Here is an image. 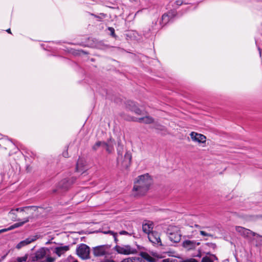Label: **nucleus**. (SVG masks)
Listing matches in <instances>:
<instances>
[{
	"mask_svg": "<svg viewBox=\"0 0 262 262\" xmlns=\"http://www.w3.org/2000/svg\"><path fill=\"white\" fill-rule=\"evenodd\" d=\"M152 183V179L148 174L141 175L138 177L135 182L133 191L135 195H144L149 190Z\"/></svg>",
	"mask_w": 262,
	"mask_h": 262,
	"instance_id": "nucleus-1",
	"label": "nucleus"
},
{
	"mask_svg": "<svg viewBox=\"0 0 262 262\" xmlns=\"http://www.w3.org/2000/svg\"><path fill=\"white\" fill-rule=\"evenodd\" d=\"M90 253V247L84 244H80L76 248V254L82 260L89 259Z\"/></svg>",
	"mask_w": 262,
	"mask_h": 262,
	"instance_id": "nucleus-2",
	"label": "nucleus"
},
{
	"mask_svg": "<svg viewBox=\"0 0 262 262\" xmlns=\"http://www.w3.org/2000/svg\"><path fill=\"white\" fill-rule=\"evenodd\" d=\"M115 143L114 140L110 138L107 142L98 141L93 146V149L97 150L99 147H102L104 148L108 153H111L114 150V146Z\"/></svg>",
	"mask_w": 262,
	"mask_h": 262,
	"instance_id": "nucleus-3",
	"label": "nucleus"
},
{
	"mask_svg": "<svg viewBox=\"0 0 262 262\" xmlns=\"http://www.w3.org/2000/svg\"><path fill=\"white\" fill-rule=\"evenodd\" d=\"M114 249L118 253L123 255L134 254L137 253V250L129 245H116Z\"/></svg>",
	"mask_w": 262,
	"mask_h": 262,
	"instance_id": "nucleus-4",
	"label": "nucleus"
},
{
	"mask_svg": "<svg viewBox=\"0 0 262 262\" xmlns=\"http://www.w3.org/2000/svg\"><path fill=\"white\" fill-rule=\"evenodd\" d=\"M118 157L117 158L118 163L120 164L124 168H127L129 166L131 160H132V155L131 153L129 151H126L124 155V157L122 156V155L120 154V151L118 150Z\"/></svg>",
	"mask_w": 262,
	"mask_h": 262,
	"instance_id": "nucleus-5",
	"label": "nucleus"
},
{
	"mask_svg": "<svg viewBox=\"0 0 262 262\" xmlns=\"http://www.w3.org/2000/svg\"><path fill=\"white\" fill-rule=\"evenodd\" d=\"M110 246L101 245L93 248V252L95 256H102L108 254Z\"/></svg>",
	"mask_w": 262,
	"mask_h": 262,
	"instance_id": "nucleus-6",
	"label": "nucleus"
},
{
	"mask_svg": "<svg viewBox=\"0 0 262 262\" xmlns=\"http://www.w3.org/2000/svg\"><path fill=\"white\" fill-rule=\"evenodd\" d=\"M235 231L244 238H249L251 236H254L256 233L251 230L242 226H236L235 227Z\"/></svg>",
	"mask_w": 262,
	"mask_h": 262,
	"instance_id": "nucleus-7",
	"label": "nucleus"
},
{
	"mask_svg": "<svg viewBox=\"0 0 262 262\" xmlns=\"http://www.w3.org/2000/svg\"><path fill=\"white\" fill-rule=\"evenodd\" d=\"M37 207L34 206L16 208V210H20L21 216H26V217H29V219L32 217L33 212L35 211Z\"/></svg>",
	"mask_w": 262,
	"mask_h": 262,
	"instance_id": "nucleus-8",
	"label": "nucleus"
},
{
	"mask_svg": "<svg viewBox=\"0 0 262 262\" xmlns=\"http://www.w3.org/2000/svg\"><path fill=\"white\" fill-rule=\"evenodd\" d=\"M149 241L154 245L162 246V242L160 238V234L156 231H152L148 235Z\"/></svg>",
	"mask_w": 262,
	"mask_h": 262,
	"instance_id": "nucleus-9",
	"label": "nucleus"
},
{
	"mask_svg": "<svg viewBox=\"0 0 262 262\" xmlns=\"http://www.w3.org/2000/svg\"><path fill=\"white\" fill-rule=\"evenodd\" d=\"M46 255V250L44 248H41L37 251L35 253L31 256L30 258L32 261H38L43 258Z\"/></svg>",
	"mask_w": 262,
	"mask_h": 262,
	"instance_id": "nucleus-10",
	"label": "nucleus"
},
{
	"mask_svg": "<svg viewBox=\"0 0 262 262\" xmlns=\"http://www.w3.org/2000/svg\"><path fill=\"white\" fill-rule=\"evenodd\" d=\"M190 136L193 141L202 143H204L206 141V136L202 134L192 132L190 133Z\"/></svg>",
	"mask_w": 262,
	"mask_h": 262,
	"instance_id": "nucleus-11",
	"label": "nucleus"
},
{
	"mask_svg": "<svg viewBox=\"0 0 262 262\" xmlns=\"http://www.w3.org/2000/svg\"><path fill=\"white\" fill-rule=\"evenodd\" d=\"M200 244V242L195 241L185 240L183 243V246L188 250L194 249Z\"/></svg>",
	"mask_w": 262,
	"mask_h": 262,
	"instance_id": "nucleus-12",
	"label": "nucleus"
},
{
	"mask_svg": "<svg viewBox=\"0 0 262 262\" xmlns=\"http://www.w3.org/2000/svg\"><path fill=\"white\" fill-rule=\"evenodd\" d=\"M38 238V237L37 235H34L32 236H30L26 239L21 241L19 242L16 246V248L17 249H20L23 247L26 246L31 243L36 241Z\"/></svg>",
	"mask_w": 262,
	"mask_h": 262,
	"instance_id": "nucleus-13",
	"label": "nucleus"
},
{
	"mask_svg": "<svg viewBox=\"0 0 262 262\" xmlns=\"http://www.w3.org/2000/svg\"><path fill=\"white\" fill-rule=\"evenodd\" d=\"M154 228V224L152 222L147 221L144 222L142 224L143 231L148 235L152 232Z\"/></svg>",
	"mask_w": 262,
	"mask_h": 262,
	"instance_id": "nucleus-14",
	"label": "nucleus"
},
{
	"mask_svg": "<svg viewBox=\"0 0 262 262\" xmlns=\"http://www.w3.org/2000/svg\"><path fill=\"white\" fill-rule=\"evenodd\" d=\"M168 234L169 235V238L171 242L174 243H178L181 240V235L180 234L177 232H170L169 229H168Z\"/></svg>",
	"mask_w": 262,
	"mask_h": 262,
	"instance_id": "nucleus-15",
	"label": "nucleus"
},
{
	"mask_svg": "<svg viewBox=\"0 0 262 262\" xmlns=\"http://www.w3.org/2000/svg\"><path fill=\"white\" fill-rule=\"evenodd\" d=\"M127 107L132 111L134 112L138 115L141 114V111L136 105L135 103L133 101H128L127 104Z\"/></svg>",
	"mask_w": 262,
	"mask_h": 262,
	"instance_id": "nucleus-16",
	"label": "nucleus"
},
{
	"mask_svg": "<svg viewBox=\"0 0 262 262\" xmlns=\"http://www.w3.org/2000/svg\"><path fill=\"white\" fill-rule=\"evenodd\" d=\"M69 250V246H64L61 247H58L56 248L55 252L59 256H61L62 254H64L66 251Z\"/></svg>",
	"mask_w": 262,
	"mask_h": 262,
	"instance_id": "nucleus-17",
	"label": "nucleus"
},
{
	"mask_svg": "<svg viewBox=\"0 0 262 262\" xmlns=\"http://www.w3.org/2000/svg\"><path fill=\"white\" fill-rule=\"evenodd\" d=\"M136 121L140 123L149 124L152 123L154 120L151 117L149 116H146L145 117L137 118L136 119Z\"/></svg>",
	"mask_w": 262,
	"mask_h": 262,
	"instance_id": "nucleus-18",
	"label": "nucleus"
},
{
	"mask_svg": "<svg viewBox=\"0 0 262 262\" xmlns=\"http://www.w3.org/2000/svg\"><path fill=\"white\" fill-rule=\"evenodd\" d=\"M85 162L81 159H78L77 163L76 170L77 171H81L85 170Z\"/></svg>",
	"mask_w": 262,
	"mask_h": 262,
	"instance_id": "nucleus-19",
	"label": "nucleus"
},
{
	"mask_svg": "<svg viewBox=\"0 0 262 262\" xmlns=\"http://www.w3.org/2000/svg\"><path fill=\"white\" fill-rule=\"evenodd\" d=\"M29 217H25L24 219V221L23 222L15 223L14 225L11 226L9 227V229L12 230V229H14V228H16L19 227L20 226H21L25 223H27L28 222H29Z\"/></svg>",
	"mask_w": 262,
	"mask_h": 262,
	"instance_id": "nucleus-20",
	"label": "nucleus"
},
{
	"mask_svg": "<svg viewBox=\"0 0 262 262\" xmlns=\"http://www.w3.org/2000/svg\"><path fill=\"white\" fill-rule=\"evenodd\" d=\"M171 13L168 12V13L164 14L162 16V21L164 24H166L170 20V18L171 17Z\"/></svg>",
	"mask_w": 262,
	"mask_h": 262,
	"instance_id": "nucleus-21",
	"label": "nucleus"
},
{
	"mask_svg": "<svg viewBox=\"0 0 262 262\" xmlns=\"http://www.w3.org/2000/svg\"><path fill=\"white\" fill-rule=\"evenodd\" d=\"M19 211L20 210H16V209H12L9 212V215L11 219L13 221H16L18 220L17 219V216L16 214V212Z\"/></svg>",
	"mask_w": 262,
	"mask_h": 262,
	"instance_id": "nucleus-22",
	"label": "nucleus"
},
{
	"mask_svg": "<svg viewBox=\"0 0 262 262\" xmlns=\"http://www.w3.org/2000/svg\"><path fill=\"white\" fill-rule=\"evenodd\" d=\"M142 256L147 262H156L157 260L156 258L152 257L147 253H143Z\"/></svg>",
	"mask_w": 262,
	"mask_h": 262,
	"instance_id": "nucleus-23",
	"label": "nucleus"
},
{
	"mask_svg": "<svg viewBox=\"0 0 262 262\" xmlns=\"http://www.w3.org/2000/svg\"><path fill=\"white\" fill-rule=\"evenodd\" d=\"M254 236H256V238L254 239L256 240L257 243L256 245L262 246V236L256 233V235H255Z\"/></svg>",
	"mask_w": 262,
	"mask_h": 262,
	"instance_id": "nucleus-24",
	"label": "nucleus"
},
{
	"mask_svg": "<svg viewBox=\"0 0 262 262\" xmlns=\"http://www.w3.org/2000/svg\"><path fill=\"white\" fill-rule=\"evenodd\" d=\"M103 233H105V234L109 233V234H111L113 235L114 237V240H115V242L116 243L118 241V239H117V238L116 237L117 234V233L114 232L112 231H110V230H108V231H104Z\"/></svg>",
	"mask_w": 262,
	"mask_h": 262,
	"instance_id": "nucleus-25",
	"label": "nucleus"
},
{
	"mask_svg": "<svg viewBox=\"0 0 262 262\" xmlns=\"http://www.w3.org/2000/svg\"><path fill=\"white\" fill-rule=\"evenodd\" d=\"M27 259L28 255L26 254L24 256L17 257L16 260L18 262H23L26 261Z\"/></svg>",
	"mask_w": 262,
	"mask_h": 262,
	"instance_id": "nucleus-26",
	"label": "nucleus"
},
{
	"mask_svg": "<svg viewBox=\"0 0 262 262\" xmlns=\"http://www.w3.org/2000/svg\"><path fill=\"white\" fill-rule=\"evenodd\" d=\"M161 262H177V260L172 258H166L162 260Z\"/></svg>",
	"mask_w": 262,
	"mask_h": 262,
	"instance_id": "nucleus-27",
	"label": "nucleus"
},
{
	"mask_svg": "<svg viewBox=\"0 0 262 262\" xmlns=\"http://www.w3.org/2000/svg\"><path fill=\"white\" fill-rule=\"evenodd\" d=\"M202 262H213V261L209 257L205 256L203 258Z\"/></svg>",
	"mask_w": 262,
	"mask_h": 262,
	"instance_id": "nucleus-28",
	"label": "nucleus"
},
{
	"mask_svg": "<svg viewBox=\"0 0 262 262\" xmlns=\"http://www.w3.org/2000/svg\"><path fill=\"white\" fill-rule=\"evenodd\" d=\"M181 262H198L197 260L194 258H189L186 260H184L183 261H182Z\"/></svg>",
	"mask_w": 262,
	"mask_h": 262,
	"instance_id": "nucleus-29",
	"label": "nucleus"
},
{
	"mask_svg": "<svg viewBox=\"0 0 262 262\" xmlns=\"http://www.w3.org/2000/svg\"><path fill=\"white\" fill-rule=\"evenodd\" d=\"M200 234L203 236H212L211 234L208 233L204 231H201Z\"/></svg>",
	"mask_w": 262,
	"mask_h": 262,
	"instance_id": "nucleus-30",
	"label": "nucleus"
},
{
	"mask_svg": "<svg viewBox=\"0 0 262 262\" xmlns=\"http://www.w3.org/2000/svg\"><path fill=\"white\" fill-rule=\"evenodd\" d=\"M133 258H126L124 259L121 262H133Z\"/></svg>",
	"mask_w": 262,
	"mask_h": 262,
	"instance_id": "nucleus-31",
	"label": "nucleus"
},
{
	"mask_svg": "<svg viewBox=\"0 0 262 262\" xmlns=\"http://www.w3.org/2000/svg\"><path fill=\"white\" fill-rule=\"evenodd\" d=\"M133 262H145L144 260H142L140 258H134Z\"/></svg>",
	"mask_w": 262,
	"mask_h": 262,
	"instance_id": "nucleus-32",
	"label": "nucleus"
},
{
	"mask_svg": "<svg viewBox=\"0 0 262 262\" xmlns=\"http://www.w3.org/2000/svg\"><path fill=\"white\" fill-rule=\"evenodd\" d=\"M175 3L178 6H181L183 4V2L181 0H178L176 1Z\"/></svg>",
	"mask_w": 262,
	"mask_h": 262,
	"instance_id": "nucleus-33",
	"label": "nucleus"
},
{
	"mask_svg": "<svg viewBox=\"0 0 262 262\" xmlns=\"http://www.w3.org/2000/svg\"><path fill=\"white\" fill-rule=\"evenodd\" d=\"M9 230H11V229H9V227L8 228L3 229L2 230H0V233L8 231H9Z\"/></svg>",
	"mask_w": 262,
	"mask_h": 262,
	"instance_id": "nucleus-34",
	"label": "nucleus"
},
{
	"mask_svg": "<svg viewBox=\"0 0 262 262\" xmlns=\"http://www.w3.org/2000/svg\"><path fill=\"white\" fill-rule=\"evenodd\" d=\"M120 235H129V233L125 231H121L119 232Z\"/></svg>",
	"mask_w": 262,
	"mask_h": 262,
	"instance_id": "nucleus-35",
	"label": "nucleus"
},
{
	"mask_svg": "<svg viewBox=\"0 0 262 262\" xmlns=\"http://www.w3.org/2000/svg\"><path fill=\"white\" fill-rule=\"evenodd\" d=\"M109 30H110L112 32V33L113 34L114 33V30L113 28H109Z\"/></svg>",
	"mask_w": 262,
	"mask_h": 262,
	"instance_id": "nucleus-36",
	"label": "nucleus"
},
{
	"mask_svg": "<svg viewBox=\"0 0 262 262\" xmlns=\"http://www.w3.org/2000/svg\"><path fill=\"white\" fill-rule=\"evenodd\" d=\"M6 31H7L8 33H11V30H10V29H8V30H6Z\"/></svg>",
	"mask_w": 262,
	"mask_h": 262,
	"instance_id": "nucleus-37",
	"label": "nucleus"
},
{
	"mask_svg": "<svg viewBox=\"0 0 262 262\" xmlns=\"http://www.w3.org/2000/svg\"><path fill=\"white\" fill-rule=\"evenodd\" d=\"M105 262H115L114 260H107L106 261H105Z\"/></svg>",
	"mask_w": 262,
	"mask_h": 262,
	"instance_id": "nucleus-38",
	"label": "nucleus"
},
{
	"mask_svg": "<svg viewBox=\"0 0 262 262\" xmlns=\"http://www.w3.org/2000/svg\"><path fill=\"white\" fill-rule=\"evenodd\" d=\"M195 227H196L197 228H200V227L198 225H195Z\"/></svg>",
	"mask_w": 262,
	"mask_h": 262,
	"instance_id": "nucleus-39",
	"label": "nucleus"
},
{
	"mask_svg": "<svg viewBox=\"0 0 262 262\" xmlns=\"http://www.w3.org/2000/svg\"><path fill=\"white\" fill-rule=\"evenodd\" d=\"M197 256L201 257V254H198V255H197Z\"/></svg>",
	"mask_w": 262,
	"mask_h": 262,
	"instance_id": "nucleus-40",
	"label": "nucleus"
},
{
	"mask_svg": "<svg viewBox=\"0 0 262 262\" xmlns=\"http://www.w3.org/2000/svg\"><path fill=\"white\" fill-rule=\"evenodd\" d=\"M64 154V156L66 157V156H67V154Z\"/></svg>",
	"mask_w": 262,
	"mask_h": 262,
	"instance_id": "nucleus-41",
	"label": "nucleus"
},
{
	"mask_svg": "<svg viewBox=\"0 0 262 262\" xmlns=\"http://www.w3.org/2000/svg\"><path fill=\"white\" fill-rule=\"evenodd\" d=\"M64 154V156L66 157V156H67V154Z\"/></svg>",
	"mask_w": 262,
	"mask_h": 262,
	"instance_id": "nucleus-42",
	"label": "nucleus"
}]
</instances>
